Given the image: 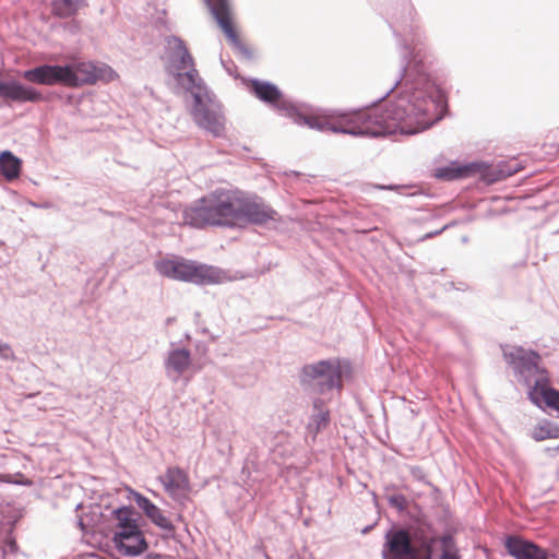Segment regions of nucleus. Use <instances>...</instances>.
Listing matches in <instances>:
<instances>
[{
	"instance_id": "f257e3e1",
	"label": "nucleus",
	"mask_w": 559,
	"mask_h": 559,
	"mask_svg": "<svg viewBox=\"0 0 559 559\" xmlns=\"http://www.w3.org/2000/svg\"><path fill=\"white\" fill-rule=\"evenodd\" d=\"M389 25L397 39L403 75L380 98H394L385 106L372 105L353 111H334L337 120L305 115L294 103H284V116L296 124L307 126L321 132L353 136H384L400 132L416 134L443 117L447 107L444 93L415 61L414 47L419 43V27L415 22V9L404 1L391 14Z\"/></svg>"
},
{
	"instance_id": "f03ea898",
	"label": "nucleus",
	"mask_w": 559,
	"mask_h": 559,
	"mask_svg": "<svg viewBox=\"0 0 559 559\" xmlns=\"http://www.w3.org/2000/svg\"><path fill=\"white\" fill-rule=\"evenodd\" d=\"M236 192L217 189L183 211L185 223L195 227L235 226Z\"/></svg>"
},
{
	"instance_id": "7ed1b4c3",
	"label": "nucleus",
	"mask_w": 559,
	"mask_h": 559,
	"mask_svg": "<svg viewBox=\"0 0 559 559\" xmlns=\"http://www.w3.org/2000/svg\"><path fill=\"white\" fill-rule=\"evenodd\" d=\"M384 538L383 559H432L436 539L423 533L392 527Z\"/></svg>"
},
{
	"instance_id": "20e7f679",
	"label": "nucleus",
	"mask_w": 559,
	"mask_h": 559,
	"mask_svg": "<svg viewBox=\"0 0 559 559\" xmlns=\"http://www.w3.org/2000/svg\"><path fill=\"white\" fill-rule=\"evenodd\" d=\"M166 71L183 91L202 81L185 41L175 35L165 37Z\"/></svg>"
},
{
	"instance_id": "39448f33",
	"label": "nucleus",
	"mask_w": 559,
	"mask_h": 559,
	"mask_svg": "<svg viewBox=\"0 0 559 559\" xmlns=\"http://www.w3.org/2000/svg\"><path fill=\"white\" fill-rule=\"evenodd\" d=\"M185 91L189 92L193 98L191 115L197 124L214 136H221L224 132L225 118L219 103L207 90L203 80Z\"/></svg>"
},
{
	"instance_id": "423d86ee",
	"label": "nucleus",
	"mask_w": 559,
	"mask_h": 559,
	"mask_svg": "<svg viewBox=\"0 0 559 559\" xmlns=\"http://www.w3.org/2000/svg\"><path fill=\"white\" fill-rule=\"evenodd\" d=\"M299 381L305 391L325 394L343 386L342 368L336 359H323L305 365L299 372Z\"/></svg>"
},
{
	"instance_id": "0eeeda50",
	"label": "nucleus",
	"mask_w": 559,
	"mask_h": 559,
	"mask_svg": "<svg viewBox=\"0 0 559 559\" xmlns=\"http://www.w3.org/2000/svg\"><path fill=\"white\" fill-rule=\"evenodd\" d=\"M501 349L506 362L513 369L514 377L527 390L549 376L547 369L540 366L542 356L536 350L511 345H503Z\"/></svg>"
},
{
	"instance_id": "6e6552de",
	"label": "nucleus",
	"mask_w": 559,
	"mask_h": 559,
	"mask_svg": "<svg viewBox=\"0 0 559 559\" xmlns=\"http://www.w3.org/2000/svg\"><path fill=\"white\" fill-rule=\"evenodd\" d=\"M156 270L166 277L200 285L221 281V271L217 267L185 259L162 260L156 262Z\"/></svg>"
},
{
	"instance_id": "1a4fd4ad",
	"label": "nucleus",
	"mask_w": 559,
	"mask_h": 559,
	"mask_svg": "<svg viewBox=\"0 0 559 559\" xmlns=\"http://www.w3.org/2000/svg\"><path fill=\"white\" fill-rule=\"evenodd\" d=\"M516 170L515 167L507 165H499L492 168L484 163L477 162L467 164L451 162L449 165L437 168L435 170V177L443 181H452L479 174L483 180L488 183H493L512 176Z\"/></svg>"
},
{
	"instance_id": "9d476101",
	"label": "nucleus",
	"mask_w": 559,
	"mask_h": 559,
	"mask_svg": "<svg viewBox=\"0 0 559 559\" xmlns=\"http://www.w3.org/2000/svg\"><path fill=\"white\" fill-rule=\"evenodd\" d=\"M278 213L258 197H246L236 192L235 226L247 224L263 225L277 221Z\"/></svg>"
},
{
	"instance_id": "9b49d317",
	"label": "nucleus",
	"mask_w": 559,
	"mask_h": 559,
	"mask_svg": "<svg viewBox=\"0 0 559 559\" xmlns=\"http://www.w3.org/2000/svg\"><path fill=\"white\" fill-rule=\"evenodd\" d=\"M204 2L233 46L243 56L250 58L252 55L250 49L239 39L231 25L228 0H204Z\"/></svg>"
},
{
	"instance_id": "f8f14e48",
	"label": "nucleus",
	"mask_w": 559,
	"mask_h": 559,
	"mask_svg": "<svg viewBox=\"0 0 559 559\" xmlns=\"http://www.w3.org/2000/svg\"><path fill=\"white\" fill-rule=\"evenodd\" d=\"M165 490L170 497L183 503L190 490V483L187 473L179 467H168L166 473L159 477Z\"/></svg>"
},
{
	"instance_id": "ddd939ff",
	"label": "nucleus",
	"mask_w": 559,
	"mask_h": 559,
	"mask_svg": "<svg viewBox=\"0 0 559 559\" xmlns=\"http://www.w3.org/2000/svg\"><path fill=\"white\" fill-rule=\"evenodd\" d=\"M64 74H67V69L60 64H40L35 68L25 70L22 73V76L32 83L41 84V85H56L62 84L64 85Z\"/></svg>"
},
{
	"instance_id": "4468645a",
	"label": "nucleus",
	"mask_w": 559,
	"mask_h": 559,
	"mask_svg": "<svg viewBox=\"0 0 559 559\" xmlns=\"http://www.w3.org/2000/svg\"><path fill=\"white\" fill-rule=\"evenodd\" d=\"M132 495L135 504L142 510L144 515L155 526L166 532V536H174L176 531L175 525L173 521L164 514L163 510L142 493L132 491Z\"/></svg>"
},
{
	"instance_id": "2eb2a0df",
	"label": "nucleus",
	"mask_w": 559,
	"mask_h": 559,
	"mask_svg": "<svg viewBox=\"0 0 559 559\" xmlns=\"http://www.w3.org/2000/svg\"><path fill=\"white\" fill-rule=\"evenodd\" d=\"M0 97L15 103H37L43 99V94L17 80H0Z\"/></svg>"
},
{
	"instance_id": "dca6fc26",
	"label": "nucleus",
	"mask_w": 559,
	"mask_h": 559,
	"mask_svg": "<svg viewBox=\"0 0 559 559\" xmlns=\"http://www.w3.org/2000/svg\"><path fill=\"white\" fill-rule=\"evenodd\" d=\"M530 401L537 407L559 412V391L549 385V376L545 381L536 382L527 390Z\"/></svg>"
},
{
	"instance_id": "f3484780",
	"label": "nucleus",
	"mask_w": 559,
	"mask_h": 559,
	"mask_svg": "<svg viewBox=\"0 0 559 559\" xmlns=\"http://www.w3.org/2000/svg\"><path fill=\"white\" fill-rule=\"evenodd\" d=\"M250 91L258 99L271 105L283 115L284 109L282 108V104L292 103L289 99L284 97L281 90L275 84L267 81L251 79Z\"/></svg>"
},
{
	"instance_id": "a211bd4d",
	"label": "nucleus",
	"mask_w": 559,
	"mask_h": 559,
	"mask_svg": "<svg viewBox=\"0 0 559 559\" xmlns=\"http://www.w3.org/2000/svg\"><path fill=\"white\" fill-rule=\"evenodd\" d=\"M504 546L508 554L515 559H548L545 549L520 536H509Z\"/></svg>"
},
{
	"instance_id": "6ab92c4d",
	"label": "nucleus",
	"mask_w": 559,
	"mask_h": 559,
	"mask_svg": "<svg viewBox=\"0 0 559 559\" xmlns=\"http://www.w3.org/2000/svg\"><path fill=\"white\" fill-rule=\"evenodd\" d=\"M135 511L132 507H120L112 511V515L117 521L116 531L112 536L115 540H129V535L142 532L138 525V521L134 518Z\"/></svg>"
},
{
	"instance_id": "aec40b11",
	"label": "nucleus",
	"mask_w": 559,
	"mask_h": 559,
	"mask_svg": "<svg viewBox=\"0 0 559 559\" xmlns=\"http://www.w3.org/2000/svg\"><path fill=\"white\" fill-rule=\"evenodd\" d=\"M192 358L189 349L174 348L168 352L165 359L166 376L174 382H177L180 377L191 366Z\"/></svg>"
},
{
	"instance_id": "412c9836",
	"label": "nucleus",
	"mask_w": 559,
	"mask_h": 559,
	"mask_svg": "<svg viewBox=\"0 0 559 559\" xmlns=\"http://www.w3.org/2000/svg\"><path fill=\"white\" fill-rule=\"evenodd\" d=\"M64 68L67 69V74H64V85L67 86L76 87L92 84L98 79L96 67L93 63L64 64Z\"/></svg>"
},
{
	"instance_id": "4be33fe9",
	"label": "nucleus",
	"mask_w": 559,
	"mask_h": 559,
	"mask_svg": "<svg viewBox=\"0 0 559 559\" xmlns=\"http://www.w3.org/2000/svg\"><path fill=\"white\" fill-rule=\"evenodd\" d=\"M129 540H115L112 542L116 549L123 556L128 557H135L141 554H143L147 547L148 544L144 537V534L142 532H138L134 534L129 535Z\"/></svg>"
},
{
	"instance_id": "5701e85b",
	"label": "nucleus",
	"mask_w": 559,
	"mask_h": 559,
	"mask_svg": "<svg viewBox=\"0 0 559 559\" xmlns=\"http://www.w3.org/2000/svg\"><path fill=\"white\" fill-rule=\"evenodd\" d=\"M330 423V412L324 407V403L320 399L313 401V414L308 424V431L313 436L328 427Z\"/></svg>"
},
{
	"instance_id": "b1692460",
	"label": "nucleus",
	"mask_w": 559,
	"mask_h": 559,
	"mask_svg": "<svg viewBox=\"0 0 559 559\" xmlns=\"http://www.w3.org/2000/svg\"><path fill=\"white\" fill-rule=\"evenodd\" d=\"M22 170V160L10 151L0 153V173L9 181L16 179Z\"/></svg>"
},
{
	"instance_id": "393cba45",
	"label": "nucleus",
	"mask_w": 559,
	"mask_h": 559,
	"mask_svg": "<svg viewBox=\"0 0 559 559\" xmlns=\"http://www.w3.org/2000/svg\"><path fill=\"white\" fill-rule=\"evenodd\" d=\"M85 4V0H51V12L53 15L68 19L78 14Z\"/></svg>"
},
{
	"instance_id": "a878e982",
	"label": "nucleus",
	"mask_w": 559,
	"mask_h": 559,
	"mask_svg": "<svg viewBox=\"0 0 559 559\" xmlns=\"http://www.w3.org/2000/svg\"><path fill=\"white\" fill-rule=\"evenodd\" d=\"M559 437V426L544 421L538 424L532 432V438L535 441H544L546 439H552Z\"/></svg>"
},
{
	"instance_id": "bb28decb",
	"label": "nucleus",
	"mask_w": 559,
	"mask_h": 559,
	"mask_svg": "<svg viewBox=\"0 0 559 559\" xmlns=\"http://www.w3.org/2000/svg\"><path fill=\"white\" fill-rule=\"evenodd\" d=\"M386 500L389 504L397 511H404L407 508V500L404 495H390L386 496Z\"/></svg>"
},
{
	"instance_id": "cd10ccee",
	"label": "nucleus",
	"mask_w": 559,
	"mask_h": 559,
	"mask_svg": "<svg viewBox=\"0 0 559 559\" xmlns=\"http://www.w3.org/2000/svg\"><path fill=\"white\" fill-rule=\"evenodd\" d=\"M411 475L417 481H420L423 484L429 485V480L427 478V475H426L425 471L421 467H419V466L411 467Z\"/></svg>"
},
{
	"instance_id": "c85d7f7f",
	"label": "nucleus",
	"mask_w": 559,
	"mask_h": 559,
	"mask_svg": "<svg viewBox=\"0 0 559 559\" xmlns=\"http://www.w3.org/2000/svg\"><path fill=\"white\" fill-rule=\"evenodd\" d=\"M19 550V546L13 538H7L2 548L3 556L15 555Z\"/></svg>"
},
{
	"instance_id": "c756f323",
	"label": "nucleus",
	"mask_w": 559,
	"mask_h": 559,
	"mask_svg": "<svg viewBox=\"0 0 559 559\" xmlns=\"http://www.w3.org/2000/svg\"><path fill=\"white\" fill-rule=\"evenodd\" d=\"M440 543H441V546H442V551L443 550H445V551H457L455 549L454 539H453L452 535L445 534V535L441 536L440 537Z\"/></svg>"
},
{
	"instance_id": "7c9ffc66",
	"label": "nucleus",
	"mask_w": 559,
	"mask_h": 559,
	"mask_svg": "<svg viewBox=\"0 0 559 559\" xmlns=\"http://www.w3.org/2000/svg\"><path fill=\"white\" fill-rule=\"evenodd\" d=\"M0 356L5 360L14 359V353L9 344L0 342Z\"/></svg>"
},
{
	"instance_id": "2f4dec72",
	"label": "nucleus",
	"mask_w": 559,
	"mask_h": 559,
	"mask_svg": "<svg viewBox=\"0 0 559 559\" xmlns=\"http://www.w3.org/2000/svg\"><path fill=\"white\" fill-rule=\"evenodd\" d=\"M440 559H460V555L457 554V551L443 550L440 556Z\"/></svg>"
},
{
	"instance_id": "473e14b6",
	"label": "nucleus",
	"mask_w": 559,
	"mask_h": 559,
	"mask_svg": "<svg viewBox=\"0 0 559 559\" xmlns=\"http://www.w3.org/2000/svg\"><path fill=\"white\" fill-rule=\"evenodd\" d=\"M143 559H170V558L166 555L151 552V554H147Z\"/></svg>"
},
{
	"instance_id": "72a5a7b5",
	"label": "nucleus",
	"mask_w": 559,
	"mask_h": 559,
	"mask_svg": "<svg viewBox=\"0 0 559 559\" xmlns=\"http://www.w3.org/2000/svg\"><path fill=\"white\" fill-rule=\"evenodd\" d=\"M444 229H445V227H443V228H441V229H439V230H436V231L428 233V234H426V235L423 237V239H429V238H431V237H433V236H436V235H439V234H440V233H442Z\"/></svg>"
},
{
	"instance_id": "f704fd0d",
	"label": "nucleus",
	"mask_w": 559,
	"mask_h": 559,
	"mask_svg": "<svg viewBox=\"0 0 559 559\" xmlns=\"http://www.w3.org/2000/svg\"><path fill=\"white\" fill-rule=\"evenodd\" d=\"M376 188L380 189V190H395V189H397V186H394V185H389V186L377 185Z\"/></svg>"
},
{
	"instance_id": "c9c22d12",
	"label": "nucleus",
	"mask_w": 559,
	"mask_h": 559,
	"mask_svg": "<svg viewBox=\"0 0 559 559\" xmlns=\"http://www.w3.org/2000/svg\"><path fill=\"white\" fill-rule=\"evenodd\" d=\"M8 475L0 474V481L10 483Z\"/></svg>"
},
{
	"instance_id": "e433bc0d",
	"label": "nucleus",
	"mask_w": 559,
	"mask_h": 559,
	"mask_svg": "<svg viewBox=\"0 0 559 559\" xmlns=\"http://www.w3.org/2000/svg\"><path fill=\"white\" fill-rule=\"evenodd\" d=\"M78 525H79V527H80L82 531H84V530H85V525H84L83 519H81V518L79 519V521H78Z\"/></svg>"
},
{
	"instance_id": "4c0bfd02",
	"label": "nucleus",
	"mask_w": 559,
	"mask_h": 559,
	"mask_svg": "<svg viewBox=\"0 0 559 559\" xmlns=\"http://www.w3.org/2000/svg\"><path fill=\"white\" fill-rule=\"evenodd\" d=\"M78 28H79V27H78V25H76L75 23L70 24V31H71L72 33H75V32L78 31Z\"/></svg>"
},
{
	"instance_id": "58836bf2",
	"label": "nucleus",
	"mask_w": 559,
	"mask_h": 559,
	"mask_svg": "<svg viewBox=\"0 0 559 559\" xmlns=\"http://www.w3.org/2000/svg\"><path fill=\"white\" fill-rule=\"evenodd\" d=\"M370 530H371V526H367V527H365V528L362 530V533H367V532H369Z\"/></svg>"
}]
</instances>
